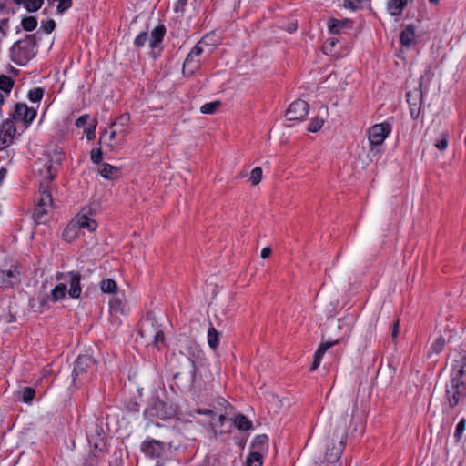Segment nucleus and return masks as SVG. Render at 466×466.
Listing matches in <instances>:
<instances>
[{"label": "nucleus", "mask_w": 466, "mask_h": 466, "mask_svg": "<svg viewBox=\"0 0 466 466\" xmlns=\"http://www.w3.org/2000/svg\"><path fill=\"white\" fill-rule=\"evenodd\" d=\"M271 254V248L267 247V248H264L262 250H261V258H267L270 256Z\"/></svg>", "instance_id": "obj_60"}, {"label": "nucleus", "mask_w": 466, "mask_h": 466, "mask_svg": "<svg viewBox=\"0 0 466 466\" xmlns=\"http://www.w3.org/2000/svg\"><path fill=\"white\" fill-rule=\"evenodd\" d=\"M39 194H40V196H39L37 204H41L46 207H52L53 198H52L51 193L48 189V186L46 185V183L44 181L40 183Z\"/></svg>", "instance_id": "obj_24"}, {"label": "nucleus", "mask_w": 466, "mask_h": 466, "mask_svg": "<svg viewBox=\"0 0 466 466\" xmlns=\"http://www.w3.org/2000/svg\"><path fill=\"white\" fill-rule=\"evenodd\" d=\"M35 36L26 35L22 40L16 41L10 48L11 60L20 66L25 65L35 56Z\"/></svg>", "instance_id": "obj_2"}, {"label": "nucleus", "mask_w": 466, "mask_h": 466, "mask_svg": "<svg viewBox=\"0 0 466 466\" xmlns=\"http://www.w3.org/2000/svg\"><path fill=\"white\" fill-rule=\"evenodd\" d=\"M187 0H177L175 11L176 12L182 11L184 9L185 5H187Z\"/></svg>", "instance_id": "obj_58"}, {"label": "nucleus", "mask_w": 466, "mask_h": 466, "mask_svg": "<svg viewBox=\"0 0 466 466\" xmlns=\"http://www.w3.org/2000/svg\"><path fill=\"white\" fill-rule=\"evenodd\" d=\"M35 394V390L33 388L26 387L23 390V400L26 403H29L33 400Z\"/></svg>", "instance_id": "obj_44"}, {"label": "nucleus", "mask_w": 466, "mask_h": 466, "mask_svg": "<svg viewBox=\"0 0 466 466\" xmlns=\"http://www.w3.org/2000/svg\"><path fill=\"white\" fill-rule=\"evenodd\" d=\"M41 26L46 34L52 33L56 28V22L53 19L42 21Z\"/></svg>", "instance_id": "obj_47"}, {"label": "nucleus", "mask_w": 466, "mask_h": 466, "mask_svg": "<svg viewBox=\"0 0 466 466\" xmlns=\"http://www.w3.org/2000/svg\"><path fill=\"white\" fill-rule=\"evenodd\" d=\"M36 116V111L29 108L25 104L17 103L15 106L12 116L16 121H22L26 126L31 124Z\"/></svg>", "instance_id": "obj_11"}, {"label": "nucleus", "mask_w": 466, "mask_h": 466, "mask_svg": "<svg viewBox=\"0 0 466 466\" xmlns=\"http://www.w3.org/2000/svg\"><path fill=\"white\" fill-rule=\"evenodd\" d=\"M52 207H46L41 204H37L35 212L34 218L37 223H42L45 221V216L48 213L49 208Z\"/></svg>", "instance_id": "obj_32"}, {"label": "nucleus", "mask_w": 466, "mask_h": 466, "mask_svg": "<svg viewBox=\"0 0 466 466\" xmlns=\"http://www.w3.org/2000/svg\"><path fill=\"white\" fill-rule=\"evenodd\" d=\"M466 357L459 355L452 363L450 381L446 385L445 398L451 408L456 407L465 394Z\"/></svg>", "instance_id": "obj_1"}, {"label": "nucleus", "mask_w": 466, "mask_h": 466, "mask_svg": "<svg viewBox=\"0 0 466 466\" xmlns=\"http://www.w3.org/2000/svg\"><path fill=\"white\" fill-rule=\"evenodd\" d=\"M5 175H6V169L2 167L0 169V182L5 178Z\"/></svg>", "instance_id": "obj_61"}, {"label": "nucleus", "mask_w": 466, "mask_h": 466, "mask_svg": "<svg viewBox=\"0 0 466 466\" xmlns=\"http://www.w3.org/2000/svg\"><path fill=\"white\" fill-rule=\"evenodd\" d=\"M95 463H96V461H95V459H94V458H91V459H89V460H87V461H86V464H87L88 466H94V465H95Z\"/></svg>", "instance_id": "obj_63"}, {"label": "nucleus", "mask_w": 466, "mask_h": 466, "mask_svg": "<svg viewBox=\"0 0 466 466\" xmlns=\"http://www.w3.org/2000/svg\"><path fill=\"white\" fill-rule=\"evenodd\" d=\"M90 157L93 163L100 164L103 159V153L100 148H93L90 153Z\"/></svg>", "instance_id": "obj_45"}, {"label": "nucleus", "mask_w": 466, "mask_h": 466, "mask_svg": "<svg viewBox=\"0 0 466 466\" xmlns=\"http://www.w3.org/2000/svg\"><path fill=\"white\" fill-rule=\"evenodd\" d=\"M130 121V116L127 113L119 116L114 122L111 123V127H127Z\"/></svg>", "instance_id": "obj_38"}, {"label": "nucleus", "mask_w": 466, "mask_h": 466, "mask_svg": "<svg viewBox=\"0 0 466 466\" xmlns=\"http://www.w3.org/2000/svg\"><path fill=\"white\" fill-rule=\"evenodd\" d=\"M90 210V208H84L81 212L76 216L74 223H76L79 228L87 229L88 231L93 232L96 229L97 223L95 219L88 217Z\"/></svg>", "instance_id": "obj_15"}, {"label": "nucleus", "mask_w": 466, "mask_h": 466, "mask_svg": "<svg viewBox=\"0 0 466 466\" xmlns=\"http://www.w3.org/2000/svg\"><path fill=\"white\" fill-rule=\"evenodd\" d=\"M445 339L443 337L440 336L436 340L432 343L431 347V350L433 353L439 354L441 353L445 346Z\"/></svg>", "instance_id": "obj_40"}, {"label": "nucleus", "mask_w": 466, "mask_h": 466, "mask_svg": "<svg viewBox=\"0 0 466 466\" xmlns=\"http://www.w3.org/2000/svg\"><path fill=\"white\" fill-rule=\"evenodd\" d=\"M61 161L62 158L58 155L55 160H49L48 162L45 163L43 169L40 170V173L44 179L46 180V183L53 180L56 174V169L54 167L52 163L60 165Z\"/></svg>", "instance_id": "obj_19"}, {"label": "nucleus", "mask_w": 466, "mask_h": 466, "mask_svg": "<svg viewBox=\"0 0 466 466\" xmlns=\"http://www.w3.org/2000/svg\"><path fill=\"white\" fill-rule=\"evenodd\" d=\"M390 131L391 126L387 122L375 124L368 130L370 153L373 155L380 153L379 147H381Z\"/></svg>", "instance_id": "obj_4"}, {"label": "nucleus", "mask_w": 466, "mask_h": 466, "mask_svg": "<svg viewBox=\"0 0 466 466\" xmlns=\"http://www.w3.org/2000/svg\"><path fill=\"white\" fill-rule=\"evenodd\" d=\"M109 129V133L107 132V130L104 131V133L100 137L99 142L104 143L112 151L116 147L122 145L124 142L118 141L117 133L115 131L114 128Z\"/></svg>", "instance_id": "obj_16"}, {"label": "nucleus", "mask_w": 466, "mask_h": 466, "mask_svg": "<svg viewBox=\"0 0 466 466\" xmlns=\"http://www.w3.org/2000/svg\"><path fill=\"white\" fill-rule=\"evenodd\" d=\"M21 25L23 26V29L31 32L37 26V20L35 16H26L22 19Z\"/></svg>", "instance_id": "obj_35"}, {"label": "nucleus", "mask_w": 466, "mask_h": 466, "mask_svg": "<svg viewBox=\"0 0 466 466\" xmlns=\"http://www.w3.org/2000/svg\"><path fill=\"white\" fill-rule=\"evenodd\" d=\"M100 289L104 293L114 294L117 291V284L114 279H106L100 282Z\"/></svg>", "instance_id": "obj_30"}, {"label": "nucleus", "mask_w": 466, "mask_h": 466, "mask_svg": "<svg viewBox=\"0 0 466 466\" xmlns=\"http://www.w3.org/2000/svg\"><path fill=\"white\" fill-rule=\"evenodd\" d=\"M323 123V119L317 116L310 121V123L308 126V130L309 132L315 133L322 127Z\"/></svg>", "instance_id": "obj_42"}, {"label": "nucleus", "mask_w": 466, "mask_h": 466, "mask_svg": "<svg viewBox=\"0 0 466 466\" xmlns=\"http://www.w3.org/2000/svg\"><path fill=\"white\" fill-rule=\"evenodd\" d=\"M98 173L106 179H116L119 177L120 168L108 163H104L98 169Z\"/></svg>", "instance_id": "obj_21"}, {"label": "nucleus", "mask_w": 466, "mask_h": 466, "mask_svg": "<svg viewBox=\"0 0 466 466\" xmlns=\"http://www.w3.org/2000/svg\"><path fill=\"white\" fill-rule=\"evenodd\" d=\"M166 34V27L164 25H159L154 28L149 38V46L151 47L157 46L163 40Z\"/></svg>", "instance_id": "obj_25"}, {"label": "nucleus", "mask_w": 466, "mask_h": 466, "mask_svg": "<svg viewBox=\"0 0 466 466\" xmlns=\"http://www.w3.org/2000/svg\"><path fill=\"white\" fill-rule=\"evenodd\" d=\"M219 342V333L216 330L213 325H210L208 330V346L215 350Z\"/></svg>", "instance_id": "obj_29"}, {"label": "nucleus", "mask_w": 466, "mask_h": 466, "mask_svg": "<svg viewBox=\"0 0 466 466\" xmlns=\"http://www.w3.org/2000/svg\"><path fill=\"white\" fill-rule=\"evenodd\" d=\"M252 451L264 453L268 449V437L266 434L258 435L252 441Z\"/></svg>", "instance_id": "obj_23"}, {"label": "nucleus", "mask_w": 466, "mask_h": 466, "mask_svg": "<svg viewBox=\"0 0 466 466\" xmlns=\"http://www.w3.org/2000/svg\"><path fill=\"white\" fill-rule=\"evenodd\" d=\"M400 43L403 46L410 47L415 44V28L413 25H408L400 35Z\"/></svg>", "instance_id": "obj_22"}, {"label": "nucleus", "mask_w": 466, "mask_h": 466, "mask_svg": "<svg viewBox=\"0 0 466 466\" xmlns=\"http://www.w3.org/2000/svg\"><path fill=\"white\" fill-rule=\"evenodd\" d=\"M233 424L239 431H248L252 428V422L243 414L237 415Z\"/></svg>", "instance_id": "obj_27"}, {"label": "nucleus", "mask_w": 466, "mask_h": 466, "mask_svg": "<svg viewBox=\"0 0 466 466\" xmlns=\"http://www.w3.org/2000/svg\"><path fill=\"white\" fill-rule=\"evenodd\" d=\"M201 43V41L197 43L188 54L192 55L195 57L199 56L203 53Z\"/></svg>", "instance_id": "obj_52"}, {"label": "nucleus", "mask_w": 466, "mask_h": 466, "mask_svg": "<svg viewBox=\"0 0 466 466\" xmlns=\"http://www.w3.org/2000/svg\"><path fill=\"white\" fill-rule=\"evenodd\" d=\"M20 271L17 266L11 265L9 268L0 270V288L9 289L20 282Z\"/></svg>", "instance_id": "obj_9"}, {"label": "nucleus", "mask_w": 466, "mask_h": 466, "mask_svg": "<svg viewBox=\"0 0 466 466\" xmlns=\"http://www.w3.org/2000/svg\"><path fill=\"white\" fill-rule=\"evenodd\" d=\"M171 411L167 410V404L158 397H153L151 403L145 409L144 415L147 418H165L170 416Z\"/></svg>", "instance_id": "obj_7"}, {"label": "nucleus", "mask_w": 466, "mask_h": 466, "mask_svg": "<svg viewBox=\"0 0 466 466\" xmlns=\"http://www.w3.org/2000/svg\"><path fill=\"white\" fill-rule=\"evenodd\" d=\"M338 408L342 413V420L346 427L348 420H352L357 410V399L352 400L349 395L342 396L339 401Z\"/></svg>", "instance_id": "obj_10"}, {"label": "nucleus", "mask_w": 466, "mask_h": 466, "mask_svg": "<svg viewBox=\"0 0 466 466\" xmlns=\"http://www.w3.org/2000/svg\"><path fill=\"white\" fill-rule=\"evenodd\" d=\"M250 181L252 185H258L262 179V169L259 167H257L252 169L250 174Z\"/></svg>", "instance_id": "obj_43"}, {"label": "nucleus", "mask_w": 466, "mask_h": 466, "mask_svg": "<svg viewBox=\"0 0 466 466\" xmlns=\"http://www.w3.org/2000/svg\"><path fill=\"white\" fill-rule=\"evenodd\" d=\"M223 400V404H224L225 413H221L218 416V421H219L220 425H223L225 422L226 416H227V410L231 408L228 402H227L225 400Z\"/></svg>", "instance_id": "obj_56"}, {"label": "nucleus", "mask_w": 466, "mask_h": 466, "mask_svg": "<svg viewBox=\"0 0 466 466\" xmlns=\"http://www.w3.org/2000/svg\"><path fill=\"white\" fill-rule=\"evenodd\" d=\"M200 68V61L188 54L183 64V74L190 76Z\"/></svg>", "instance_id": "obj_20"}, {"label": "nucleus", "mask_w": 466, "mask_h": 466, "mask_svg": "<svg viewBox=\"0 0 466 466\" xmlns=\"http://www.w3.org/2000/svg\"><path fill=\"white\" fill-rule=\"evenodd\" d=\"M43 96H44V89L41 87H36V88L30 90L27 95L28 99L34 103L41 101V99L43 98Z\"/></svg>", "instance_id": "obj_37"}, {"label": "nucleus", "mask_w": 466, "mask_h": 466, "mask_svg": "<svg viewBox=\"0 0 466 466\" xmlns=\"http://www.w3.org/2000/svg\"><path fill=\"white\" fill-rule=\"evenodd\" d=\"M421 94L415 90L414 94L409 92L407 94V102L410 105V116L413 119H417L420 115V104L417 103L418 99H420Z\"/></svg>", "instance_id": "obj_18"}, {"label": "nucleus", "mask_w": 466, "mask_h": 466, "mask_svg": "<svg viewBox=\"0 0 466 466\" xmlns=\"http://www.w3.org/2000/svg\"><path fill=\"white\" fill-rule=\"evenodd\" d=\"M352 27V21L349 19L339 20L331 18L329 20V29L331 34L338 35Z\"/></svg>", "instance_id": "obj_17"}, {"label": "nucleus", "mask_w": 466, "mask_h": 466, "mask_svg": "<svg viewBox=\"0 0 466 466\" xmlns=\"http://www.w3.org/2000/svg\"><path fill=\"white\" fill-rule=\"evenodd\" d=\"M362 3V0H344V6L352 10L358 9Z\"/></svg>", "instance_id": "obj_51"}, {"label": "nucleus", "mask_w": 466, "mask_h": 466, "mask_svg": "<svg viewBox=\"0 0 466 466\" xmlns=\"http://www.w3.org/2000/svg\"><path fill=\"white\" fill-rule=\"evenodd\" d=\"M164 340H165L164 332L162 330L158 329L154 336V341H153L154 347L157 348V350H159L160 349L159 344L164 343Z\"/></svg>", "instance_id": "obj_48"}, {"label": "nucleus", "mask_w": 466, "mask_h": 466, "mask_svg": "<svg viewBox=\"0 0 466 466\" xmlns=\"http://www.w3.org/2000/svg\"><path fill=\"white\" fill-rule=\"evenodd\" d=\"M66 284L59 283L55 286V288L51 291V299L54 302L59 301L64 299L66 295Z\"/></svg>", "instance_id": "obj_28"}, {"label": "nucleus", "mask_w": 466, "mask_h": 466, "mask_svg": "<svg viewBox=\"0 0 466 466\" xmlns=\"http://www.w3.org/2000/svg\"><path fill=\"white\" fill-rule=\"evenodd\" d=\"M126 127H113L115 129V131L117 133L118 141H120V142L126 141V137L128 134ZM109 128H112L111 126L109 127Z\"/></svg>", "instance_id": "obj_49"}, {"label": "nucleus", "mask_w": 466, "mask_h": 466, "mask_svg": "<svg viewBox=\"0 0 466 466\" xmlns=\"http://www.w3.org/2000/svg\"><path fill=\"white\" fill-rule=\"evenodd\" d=\"M447 145H448V141L445 137H442L441 139L438 140L436 143H435V147L443 151L446 149L447 147Z\"/></svg>", "instance_id": "obj_57"}, {"label": "nucleus", "mask_w": 466, "mask_h": 466, "mask_svg": "<svg viewBox=\"0 0 466 466\" xmlns=\"http://www.w3.org/2000/svg\"><path fill=\"white\" fill-rule=\"evenodd\" d=\"M165 448L164 442L154 439H147L141 444V451L150 458L160 457Z\"/></svg>", "instance_id": "obj_12"}, {"label": "nucleus", "mask_w": 466, "mask_h": 466, "mask_svg": "<svg viewBox=\"0 0 466 466\" xmlns=\"http://www.w3.org/2000/svg\"><path fill=\"white\" fill-rule=\"evenodd\" d=\"M16 128L12 120H5L0 127V150L12 144Z\"/></svg>", "instance_id": "obj_13"}, {"label": "nucleus", "mask_w": 466, "mask_h": 466, "mask_svg": "<svg viewBox=\"0 0 466 466\" xmlns=\"http://www.w3.org/2000/svg\"><path fill=\"white\" fill-rule=\"evenodd\" d=\"M8 26V19H2L0 21V32L5 34V30Z\"/></svg>", "instance_id": "obj_59"}, {"label": "nucleus", "mask_w": 466, "mask_h": 466, "mask_svg": "<svg viewBox=\"0 0 466 466\" xmlns=\"http://www.w3.org/2000/svg\"><path fill=\"white\" fill-rule=\"evenodd\" d=\"M194 412L199 415H207L209 416L210 418H214L215 416L214 410L210 409H197L194 410Z\"/></svg>", "instance_id": "obj_55"}, {"label": "nucleus", "mask_w": 466, "mask_h": 466, "mask_svg": "<svg viewBox=\"0 0 466 466\" xmlns=\"http://www.w3.org/2000/svg\"><path fill=\"white\" fill-rule=\"evenodd\" d=\"M148 40V35L147 32H141L134 40V45L137 47H142L145 46L146 42Z\"/></svg>", "instance_id": "obj_46"}, {"label": "nucleus", "mask_w": 466, "mask_h": 466, "mask_svg": "<svg viewBox=\"0 0 466 466\" xmlns=\"http://www.w3.org/2000/svg\"><path fill=\"white\" fill-rule=\"evenodd\" d=\"M44 4V0H28L25 4V8L30 12L34 13L38 11Z\"/></svg>", "instance_id": "obj_41"}, {"label": "nucleus", "mask_w": 466, "mask_h": 466, "mask_svg": "<svg viewBox=\"0 0 466 466\" xmlns=\"http://www.w3.org/2000/svg\"><path fill=\"white\" fill-rule=\"evenodd\" d=\"M88 119V114L82 115L76 120V126L79 128L83 127L87 123Z\"/></svg>", "instance_id": "obj_54"}, {"label": "nucleus", "mask_w": 466, "mask_h": 466, "mask_svg": "<svg viewBox=\"0 0 466 466\" xmlns=\"http://www.w3.org/2000/svg\"><path fill=\"white\" fill-rule=\"evenodd\" d=\"M466 430V420L462 418L457 424L455 432H454V438L456 441H460L462 438L464 431Z\"/></svg>", "instance_id": "obj_39"}, {"label": "nucleus", "mask_w": 466, "mask_h": 466, "mask_svg": "<svg viewBox=\"0 0 466 466\" xmlns=\"http://www.w3.org/2000/svg\"><path fill=\"white\" fill-rule=\"evenodd\" d=\"M14 86V81L11 77L1 75L0 76V90L3 92L9 94Z\"/></svg>", "instance_id": "obj_33"}, {"label": "nucleus", "mask_w": 466, "mask_h": 466, "mask_svg": "<svg viewBox=\"0 0 466 466\" xmlns=\"http://www.w3.org/2000/svg\"><path fill=\"white\" fill-rule=\"evenodd\" d=\"M221 102L220 101H213L204 104L200 107V112L203 114H213L215 113L218 108L220 106Z\"/></svg>", "instance_id": "obj_36"}, {"label": "nucleus", "mask_w": 466, "mask_h": 466, "mask_svg": "<svg viewBox=\"0 0 466 466\" xmlns=\"http://www.w3.org/2000/svg\"><path fill=\"white\" fill-rule=\"evenodd\" d=\"M309 113V105L306 101L297 99L289 105L286 110V117L289 121H301L304 120Z\"/></svg>", "instance_id": "obj_8"}, {"label": "nucleus", "mask_w": 466, "mask_h": 466, "mask_svg": "<svg viewBox=\"0 0 466 466\" xmlns=\"http://www.w3.org/2000/svg\"><path fill=\"white\" fill-rule=\"evenodd\" d=\"M406 5L407 0H389L387 4V9L390 15L398 16L402 13Z\"/></svg>", "instance_id": "obj_26"}, {"label": "nucleus", "mask_w": 466, "mask_h": 466, "mask_svg": "<svg viewBox=\"0 0 466 466\" xmlns=\"http://www.w3.org/2000/svg\"><path fill=\"white\" fill-rule=\"evenodd\" d=\"M96 368V360L89 355H80L76 362L72 371V382L76 383L77 379L85 374L93 373Z\"/></svg>", "instance_id": "obj_5"}, {"label": "nucleus", "mask_w": 466, "mask_h": 466, "mask_svg": "<svg viewBox=\"0 0 466 466\" xmlns=\"http://www.w3.org/2000/svg\"><path fill=\"white\" fill-rule=\"evenodd\" d=\"M263 454L251 451L246 459V466H262Z\"/></svg>", "instance_id": "obj_31"}, {"label": "nucleus", "mask_w": 466, "mask_h": 466, "mask_svg": "<svg viewBox=\"0 0 466 466\" xmlns=\"http://www.w3.org/2000/svg\"><path fill=\"white\" fill-rule=\"evenodd\" d=\"M319 466H335V464H329L325 460H323Z\"/></svg>", "instance_id": "obj_64"}, {"label": "nucleus", "mask_w": 466, "mask_h": 466, "mask_svg": "<svg viewBox=\"0 0 466 466\" xmlns=\"http://www.w3.org/2000/svg\"><path fill=\"white\" fill-rule=\"evenodd\" d=\"M346 440H347V435H346V433H343L340 437V440H339L338 445L333 444L332 447L328 446L327 451L324 455V460L329 464H335L339 461V459L340 458V456L343 452Z\"/></svg>", "instance_id": "obj_14"}, {"label": "nucleus", "mask_w": 466, "mask_h": 466, "mask_svg": "<svg viewBox=\"0 0 466 466\" xmlns=\"http://www.w3.org/2000/svg\"><path fill=\"white\" fill-rule=\"evenodd\" d=\"M351 328H352L351 324L349 322H346L345 319H338V329H341L343 331V336L335 340H332V341L322 342L319 346L318 350H316V352L314 354V360H313V362L310 367L311 371L315 370L319 366L321 360L323 358V355L330 347L338 344L344 338H347L350 336V334L351 332Z\"/></svg>", "instance_id": "obj_3"}, {"label": "nucleus", "mask_w": 466, "mask_h": 466, "mask_svg": "<svg viewBox=\"0 0 466 466\" xmlns=\"http://www.w3.org/2000/svg\"><path fill=\"white\" fill-rule=\"evenodd\" d=\"M56 280H63L69 284L68 294L71 299H79L82 292L80 285L81 274L77 271H69L66 273L57 272Z\"/></svg>", "instance_id": "obj_6"}, {"label": "nucleus", "mask_w": 466, "mask_h": 466, "mask_svg": "<svg viewBox=\"0 0 466 466\" xmlns=\"http://www.w3.org/2000/svg\"><path fill=\"white\" fill-rule=\"evenodd\" d=\"M96 120H95L94 123L85 130L86 138L88 140H93L96 137Z\"/></svg>", "instance_id": "obj_50"}, {"label": "nucleus", "mask_w": 466, "mask_h": 466, "mask_svg": "<svg viewBox=\"0 0 466 466\" xmlns=\"http://www.w3.org/2000/svg\"><path fill=\"white\" fill-rule=\"evenodd\" d=\"M289 33H293L294 31L297 30V25L296 24H291L288 29H287Z\"/></svg>", "instance_id": "obj_62"}, {"label": "nucleus", "mask_w": 466, "mask_h": 466, "mask_svg": "<svg viewBox=\"0 0 466 466\" xmlns=\"http://www.w3.org/2000/svg\"><path fill=\"white\" fill-rule=\"evenodd\" d=\"M109 307L111 311L115 313H121L124 315L127 312L126 305L122 302L120 299L116 298L110 300Z\"/></svg>", "instance_id": "obj_34"}, {"label": "nucleus", "mask_w": 466, "mask_h": 466, "mask_svg": "<svg viewBox=\"0 0 466 466\" xmlns=\"http://www.w3.org/2000/svg\"><path fill=\"white\" fill-rule=\"evenodd\" d=\"M400 334V321L394 320L391 327V337L392 339H396Z\"/></svg>", "instance_id": "obj_53"}]
</instances>
